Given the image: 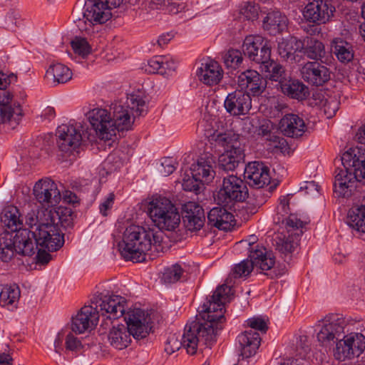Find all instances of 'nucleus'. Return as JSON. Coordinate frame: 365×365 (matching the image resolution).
Instances as JSON below:
<instances>
[{"label": "nucleus", "instance_id": "1", "mask_svg": "<svg viewBox=\"0 0 365 365\" xmlns=\"http://www.w3.org/2000/svg\"><path fill=\"white\" fill-rule=\"evenodd\" d=\"M145 98V92L138 89L128 93L125 102L112 103L109 110L100 108L90 110L88 119L96 135L101 140H109L116 131L131 130L135 118L148 113Z\"/></svg>", "mask_w": 365, "mask_h": 365}, {"label": "nucleus", "instance_id": "2", "mask_svg": "<svg viewBox=\"0 0 365 365\" xmlns=\"http://www.w3.org/2000/svg\"><path fill=\"white\" fill-rule=\"evenodd\" d=\"M219 304L212 302L204 304L199 308V312L205 322H193L190 326L186 325L182 337L170 334L166 341L165 351L172 354L183 346L190 354H195L198 347H211L216 341V336L222 329V324L225 317L222 313L215 314Z\"/></svg>", "mask_w": 365, "mask_h": 365}, {"label": "nucleus", "instance_id": "3", "mask_svg": "<svg viewBox=\"0 0 365 365\" xmlns=\"http://www.w3.org/2000/svg\"><path fill=\"white\" fill-rule=\"evenodd\" d=\"M125 299L119 295H102L96 302V307L84 306L72 318L71 329L76 334H82L93 329L101 316L106 317L101 327L106 329L111 320L120 317L124 312Z\"/></svg>", "mask_w": 365, "mask_h": 365}, {"label": "nucleus", "instance_id": "4", "mask_svg": "<svg viewBox=\"0 0 365 365\" xmlns=\"http://www.w3.org/2000/svg\"><path fill=\"white\" fill-rule=\"evenodd\" d=\"M248 257L249 259L243 260L234 267L225 283L219 286L210 299L204 302V304H210V302L212 303V302H215L219 305L220 304V306L218 307L219 309H216V311H215V314L222 313L224 316L223 309H225V304L230 302L233 294L231 286L232 278L247 277L254 267H258L262 271L269 270L275 263L274 255H266L262 248H252Z\"/></svg>", "mask_w": 365, "mask_h": 365}, {"label": "nucleus", "instance_id": "5", "mask_svg": "<svg viewBox=\"0 0 365 365\" xmlns=\"http://www.w3.org/2000/svg\"><path fill=\"white\" fill-rule=\"evenodd\" d=\"M163 232L155 228L130 225L125 229L119 250L126 260L142 262L148 252H159L163 249Z\"/></svg>", "mask_w": 365, "mask_h": 365}, {"label": "nucleus", "instance_id": "6", "mask_svg": "<svg viewBox=\"0 0 365 365\" xmlns=\"http://www.w3.org/2000/svg\"><path fill=\"white\" fill-rule=\"evenodd\" d=\"M344 169H337L334 182V191L338 197H348L356 181L365 184V149L351 148L340 159Z\"/></svg>", "mask_w": 365, "mask_h": 365}, {"label": "nucleus", "instance_id": "7", "mask_svg": "<svg viewBox=\"0 0 365 365\" xmlns=\"http://www.w3.org/2000/svg\"><path fill=\"white\" fill-rule=\"evenodd\" d=\"M148 215L162 232L175 230L180 223V215L175 205L167 197L153 198L148 205Z\"/></svg>", "mask_w": 365, "mask_h": 365}, {"label": "nucleus", "instance_id": "8", "mask_svg": "<svg viewBox=\"0 0 365 365\" xmlns=\"http://www.w3.org/2000/svg\"><path fill=\"white\" fill-rule=\"evenodd\" d=\"M15 238L16 254L31 256L36 249L40 246L48 249V252H54L59 250L63 245V242L59 240H53L51 238H42L38 240V236L35 232L30 231L29 229H21L14 232Z\"/></svg>", "mask_w": 365, "mask_h": 365}, {"label": "nucleus", "instance_id": "9", "mask_svg": "<svg viewBox=\"0 0 365 365\" xmlns=\"http://www.w3.org/2000/svg\"><path fill=\"white\" fill-rule=\"evenodd\" d=\"M25 221L29 227V230L37 233L39 241L42 238L49 237L53 240H59L64 243L52 223L51 213L48 208H32L26 215Z\"/></svg>", "mask_w": 365, "mask_h": 365}, {"label": "nucleus", "instance_id": "10", "mask_svg": "<svg viewBox=\"0 0 365 365\" xmlns=\"http://www.w3.org/2000/svg\"><path fill=\"white\" fill-rule=\"evenodd\" d=\"M347 323L341 314H331L319 320L316 327L317 339L322 346H329L331 342L344 335Z\"/></svg>", "mask_w": 365, "mask_h": 365}, {"label": "nucleus", "instance_id": "11", "mask_svg": "<svg viewBox=\"0 0 365 365\" xmlns=\"http://www.w3.org/2000/svg\"><path fill=\"white\" fill-rule=\"evenodd\" d=\"M248 197L245 182L234 175L224 177L222 187L215 197L218 205L232 206L235 202H243Z\"/></svg>", "mask_w": 365, "mask_h": 365}, {"label": "nucleus", "instance_id": "12", "mask_svg": "<svg viewBox=\"0 0 365 365\" xmlns=\"http://www.w3.org/2000/svg\"><path fill=\"white\" fill-rule=\"evenodd\" d=\"M127 301L124 304V312L122 316L126 322L125 327L134 339L145 338L151 330V317L150 314L140 308L130 309L125 312Z\"/></svg>", "mask_w": 365, "mask_h": 365}, {"label": "nucleus", "instance_id": "13", "mask_svg": "<svg viewBox=\"0 0 365 365\" xmlns=\"http://www.w3.org/2000/svg\"><path fill=\"white\" fill-rule=\"evenodd\" d=\"M365 350V335L351 333L338 339L334 349V356L339 361H344L359 356Z\"/></svg>", "mask_w": 365, "mask_h": 365}, {"label": "nucleus", "instance_id": "14", "mask_svg": "<svg viewBox=\"0 0 365 365\" xmlns=\"http://www.w3.org/2000/svg\"><path fill=\"white\" fill-rule=\"evenodd\" d=\"M33 194L43 208L52 209L60 202L61 199L57 185L49 178L37 181L34 186Z\"/></svg>", "mask_w": 365, "mask_h": 365}, {"label": "nucleus", "instance_id": "15", "mask_svg": "<svg viewBox=\"0 0 365 365\" xmlns=\"http://www.w3.org/2000/svg\"><path fill=\"white\" fill-rule=\"evenodd\" d=\"M78 124H63L56 130L57 145L59 150L65 153H72L80 148L82 135Z\"/></svg>", "mask_w": 365, "mask_h": 365}, {"label": "nucleus", "instance_id": "16", "mask_svg": "<svg viewBox=\"0 0 365 365\" xmlns=\"http://www.w3.org/2000/svg\"><path fill=\"white\" fill-rule=\"evenodd\" d=\"M242 48L244 54L259 66L264 65L271 58V46L262 36H247Z\"/></svg>", "mask_w": 365, "mask_h": 365}, {"label": "nucleus", "instance_id": "17", "mask_svg": "<svg viewBox=\"0 0 365 365\" xmlns=\"http://www.w3.org/2000/svg\"><path fill=\"white\" fill-rule=\"evenodd\" d=\"M12 98L9 91H4L0 93V125L14 128L21 120L22 109Z\"/></svg>", "mask_w": 365, "mask_h": 365}, {"label": "nucleus", "instance_id": "18", "mask_svg": "<svg viewBox=\"0 0 365 365\" xmlns=\"http://www.w3.org/2000/svg\"><path fill=\"white\" fill-rule=\"evenodd\" d=\"M299 71L304 81L312 86H321L330 80L329 68L318 61H307L302 64Z\"/></svg>", "mask_w": 365, "mask_h": 365}, {"label": "nucleus", "instance_id": "19", "mask_svg": "<svg viewBox=\"0 0 365 365\" xmlns=\"http://www.w3.org/2000/svg\"><path fill=\"white\" fill-rule=\"evenodd\" d=\"M224 107L232 116L244 115L252 108V98L249 93L242 90H236L227 96Z\"/></svg>", "mask_w": 365, "mask_h": 365}, {"label": "nucleus", "instance_id": "20", "mask_svg": "<svg viewBox=\"0 0 365 365\" xmlns=\"http://www.w3.org/2000/svg\"><path fill=\"white\" fill-rule=\"evenodd\" d=\"M335 11V7L329 1L314 0L303 11V16L309 23H327Z\"/></svg>", "mask_w": 365, "mask_h": 365}, {"label": "nucleus", "instance_id": "21", "mask_svg": "<svg viewBox=\"0 0 365 365\" xmlns=\"http://www.w3.org/2000/svg\"><path fill=\"white\" fill-rule=\"evenodd\" d=\"M182 220L187 230L197 232L205 222L204 210L195 202H187L182 206Z\"/></svg>", "mask_w": 365, "mask_h": 365}, {"label": "nucleus", "instance_id": "22", "mask_svg": "<svg viewBox=\"0 0 365 365\" xmlns=\"http://www.w3.org/2000/svg\"><path fill=\"white\" fill-rule=\"evenodd\" d=\"M245 178L251 187H263L270 182L269 170L260 162L249 163L244 172Z\"/></svg>", "mask_w": 365, "mask_h": 365}, {"label": "nucleus", "instance_id": "23", "mask_svg": "<svg viewBox=\"0 0 365 365\" xmlns=\"http://www.w3.org/2000/svg\"><path fill=\"white\" fill-rule=\"evenodd\" d=\"M177 66V61L171 56H155L148 60L143 68L149 73L168 77L175 72Z\"/></svg>", "mask_w": 365, "mask_h": 365}, {"label": "nucleus", "instance_id": "24", "mask_svg": "<svg viewBox=\"0 0 365 365\" xmlns=\"http://www.w3.org/2000/svg\"><path fill=\"white\" fill-rule=\"evenodd\" d=\"M215 158L212 155L206 153L199 157L197 162L190 168V174L202 183H209L215 177Z\"/></svg>", "mask_w": 365, "mask_h": 365}, {"label": "nucleus", "instance_id": "25", "mask_svg": "<svg viewBox=\"0 0 365 365\" xmlns=\"http://www.w3.org/2000/svg\"><path fill=\"white\" fill-rule=\"evenodd\" d=\"M237 342L240 356H242L239 363L242 365L245 359L250 358L257 353L261 343V338L256 331L250 329L239 334Z\"/></svg>", "mask_w": 365, "mask_h": 365}, {"label": "nucleus", "instance_id": "26", "mask_svg": "<svg viewBox=\"0 0 365 365\" xmlns=\"http://www.w3.org/2000/svg\"><path fill=\"white\" fill-rule=\"evenodd\" d=\"M85 11L83 18L86 19L84 23L93 21L98 23H106L113 17L111 10L113 9L105 4H102L98 0H88L85 4Z\"/></svg>", "mask_w": 365, "mask_h": 365}, {"label": "nucleus", "instance_id": "27", "mask_svg": "<svg viewBox=\"0 0 365 365\" xmlns=\"http://www.w3.org/2000/svg\"><path fill=\"white\" fill-rule=\"evenodd\" d=\"M279 129L285 136L297 138L303 135L307 126L302 118L289 113L280 120Z\"/></svg>", "mask_w": 365, "mask_h": 365}, {"label": "nucleus", "instance_id": "28", "mask_svg": "<svg viewBox=\"0 0 365 365\" xmlns=\"http://www.w3.org/2000/svg\"><path fill=\"white\" fill-rule=\"evenodd\" d=\"M222 74L223 71L220 64L212 60L202 63L197 71L199 80L208 86L217 84L221 81Z\"/></svg>", "mask_w": 365, "mask_h": 365}, {"label": "nucleus", "instance_id": "29", "mask_svg": "<svg viewBox=\"0 0 365 365\" xmlns=\"http://www.w3.org/2000/svg\"><path fill=\"white\" fill-rule=\"evenodd\" d=\"M278 53L282 58L288 62L299 61L297 52H302L304 43L295 37L282 38L278 43Z\"/></svg>", "mask_w": 365, "mask_h": 365}, {"label": "nucleus", "instance_id": "30", "mask_svg": "<svg viewBox=\"0 0 365 365\" xmlns=\"http://www.w3.org/2000/svg\"><path fill=\"white\" fill-rule=\"evenodd\" d=\"M220 206L212 208L207 214L208 223L220 230L230 229L234 216L228 210L232 206Z\"/></svg>", "mask_w": 365, "mask_h": 365}, {"label": "nucleus", "instance_id": "31", "mask_svg": "<svg viewBox=\"0 0 365 365\" xmlns=\"http://www.w3.org/2000/svg\"><path fill=\"white\" fill-rule=\"evenodd\" d=\"M279 200V204L277 207V223L285 224L288 232L302 228L304 222L296 215L290 214L286 217L289 212V200L286 197H283Z\"/></svg>", "mask_w": 365, "mask_h": 365}, {"label": "nucleus", "instance_id": "32", "mask_svg": "<svg viewBox=\"0 0 365 365\" xmlns=\"http://www.w3.org/2000/svg\"><path fill=\"white\" fill-rule=\"evenodd\" d=\"M238 83L242 88L248 89L254 96L259 95L264 89V81L255 70H246L238 76Z\"/></svg>", "mask_w": 365, "mask_h": 365}, {"label": "nucleus", "instance_id": "33", "mask_svg": "<svg viewBox=\"0 0 365 365\" xmlns=\"http://www.w3.org/2000/svg\"><path fill=\"white\" fill-rule=\"evenodd\" d=\"M279 87L284 94L298 101L305 99L309 94L308 87L302 81L292 78L289 74L286 80L282 81Z\"/></svg>", "mask_w": 365, "mask_h": 365}, {"label": "nucleus", "instance_id": "34", "mask_svg": "<svg viewBox=\"0 0 365 365\" xmlns=\"http://www.w3.org/2000/svg\"><path fill=\"white\" fill-rule=\"evenodd\" d=\"M212 140L215 145L222 149L223 152L243 148L240 141V135L232 131L214 133Z\"/></svg>", "mask_w": 365, "mask_h": 365}, {"label": "nucleus", "instance_id": "35", "mask_svg": "<svg viewBox=\"0 0 365 365\" xmlns=\"http://www.w3.org/2000/svg\"><path fill=\"white\" fill-rule=\"evenodd\" d=\"M259 69L266 78L278 82L279 86L289 75L282 65L271 58L264 65L259 66Z\"/></svg>", "mask_w": 365, "mask_h": 365}, {"label": "nucleus", "instance_id": "36", "mask_svg": "<svg viewBox=\"0 0 365 365\" xmlns=\"http://www.w3.org/2000/svg\"><path fill=\"white\" fill-rule=\"evenodd\" d=\"M245 158L244 149L227 150L223 152L218 158V165L220 169L225 171H233Z\"/></svg>", "mask_w": 365, "mask_h": 365}, {"label": "nucleus", "instance_id": "37", "mask_svg": "<svg viewBox=\"0 0 365 365\" xmlns=\"http://www.w3.org/2000/svg\"><path fill=\"white\" fill-rule=\"evenodd\" d=\"M1 224L15 232L21 230L23 225V219L19 209L13 205L6 207L0 214Z\"/></svg>", "mask_w": 365, "mask_h": 365}, {"label": "nucleus", "instance_id": "38", "mask_svg": "<svg viewBox=\"0 0 365 365\" xmlns=\"http://www.w3.org/2000/svg\"><path fill=\"white\" fill-rule=\"evenodd\" d=\"M131 335L125 326L121 324L113 327L108 335V339L112 346L122 350L130 344Z\"/></svg>", "mask_w": 365, "mask_h": 365}, {"label": "nucleus", "instance_id": "39", "mask_svg": "<svg viewBox=\"0 0 365 365\" xmlns=\"http://www.w3.org/2000/svg\"><path fill=\"white\" fill-rule=\"evenodd\" d=\"M16 253L14 232L4 231L0 234V258L3 262L11 261Z\"/></svg>", "mask_w": 365, "mask_h": 365}, {"label": "nucleus", "instance_id": "40", "mask_svg": "<svg viewBox=\"0 0 365 365\" xmlns=\"http://www.w3.org/2000/svg\"><path fill=\"white\" fill-rule=\"evenodd\" d=\"M52 216V223L56 227L58 235L64 241L63 234L58 227L60 224L63 227H68L73 224L72 211L70 208L58 207L56 209H48Z\"/></svg>", "mask_w": 365, "mask_h": 365}, {"label": "nucleus", "instance_id": "41", "mask_svg": "<svg viewBox=\"0 0 365 365\" xmlns=\"http://www.w3.org/2000/svg\"><path fill=\"white\" fill-rule=\"evenodd\" d=\"M46 76L55 84L65 83L72 78L71 69L62 63L51 64L47 69Z\"/></svg>", "mask_w": 365, "mask_h": 365}, {"label": "nucleus", "instance_id": "42", "mask_svg": "<svg viewBox=\"0 0 365 365\" xmlns=\"http://www.w3.org/2000/svg\"><path fill=\"white\" fill-rule=\"evenodd\" d=\"M346 223L357 232L365 233V205L351 209Z\"/></svg>", "mask_w": 365, "mask_h": 365}, {"label": "nucleus", "instance_id": "43", "mask_svg": "<svg viewBox=\"0 0 365 365\" xmlns=\"http://www.w3.org/2000/svg\"><path fill=\"white\" fill-rule=\"evenodd\" d=\"M332 46L334 53L340 62L347 63L354 58L353 48L349 43L341 39H335Z\"/></svg>", "mask_w": 365, "mask_h": 365}, {"label": "nucleus", "instance_id": "44", "mask_svg": "<svg viewBox=\"0 0 365 365\" xmlns=\"http://www.w3.org/2000/svg\"><path fill=\"white\" fill-rule=\"evenodd\" d=\"M304 54L309 59L314 61H321L325 56L324 44L317 40L311 38L307 41V45L302 49Z\"/></svg>", "mask_w": 365, "mask_h": 365}, {"label": "nucleus", "instance_id": "45", "mask_svg": "<svg viewBox=\"0 0 365 365\" xmlns=\"http://www.w3.org/2000/svg\"><path fill=\"white\" fill-rule=\"evenodd\" d=\"M275 248L282 255H287L292 253L298 246V238L295 235L288 237H278L275 240Z\"/></svg>", "mask_w": 365, "mask_h": 365}, {"label": "nucleus", "instance_id": "46", "mask_svg": "<svg viewBox=\"0 0 365 365\" xmlns=\"http://www.w3.org/2000/svg\"><path fill=\"white\" fill-rule=\"evenodd\" d=\"M20 297V289L16 284L5 286L0 292V305L2 307L15 304Z\"/></svg>", "mask_w": 365, "mask_h": 365}, {"label": "nucleus", "instance_id": "47", "mask_svg": "<svg viewBox=\"0 0 365 365\" xmlns=\"http://www.w3.org/2000/svg\"><path fill=\"white\" fill-rule=\"evenodd\" d=\"M259 7L253 2H244L240 9L238 19H234L233 21H250L257 20L259 15Z\"/></svg>", "mask_w": 365, "mask_h": 365}, {"label": "nucleus", "instance_id": "48", "mask_svg": "<svg viewBox=\"0 0 365 365\" xmlns=\"http://www.w3.org/2000/svg\"><path fill=\"white\" fill-rule=\"evenodd\" d=\"M184 269L179 264H175L164 269L161 277L162 281L165 284L177 282L182 278Z\"/></svg>", "mask_w": 365, "mask_h": 365}, {"label": "nucleus", "instance_id": "49", "mask_svg": "<svg viewBox=\"0 0 365 365\" xmlns=\"http://www.w3.org/2000/svg\"><path fill=\"white\" fill-rule=\"evenodd\" d=\"M225 66L230 70L239 68L242 63L243 57L240 51L237 49L229 50L223 56Z\"/></svg>", "mask_w": 365, "mask_h": 365}, {"label": "nucleus", "instance_id": "50", "mask_svg": "<svg viewBox=\"0 0 365 365\" xmlns=\"http://www.w3.org/2000/svg\"><path fill=\"white\" fill-rule=\"evenodd\" d=\"M74 53L83 58L91 53V47L85 38L76 36L71 42Z\"/></svg>", "mask_w": 365, "mask_h": 365}, {"label": "nucleus", "instance_id": "51", "mask_svg": "<svg viewBox=\"0 0 365 365\" xmlns=\"http://www.w3.org/2000/svg\"><path fill=\"white\" fill-rule=\"evenodd\" d=\"M269 149L278 150L282 153H286L289 150V145L287 140L282 137L274 134H269V137L267 138Z\"/></svg>", "mask_w": 365, "mask_h": 365}, {"label": "nucleus", "instance_id": "52", "mask_svg": "<svg viewBox=\"0 0 365 365\" xmlns=\"http://www.w3.org/2000/svg\"><path fill=\"white\" fill-rule=\"evenodd\" d=\"M103 24H80L79 30L83 35L91 37H100L103 34Z\"/></svg>", "mask_w": 365, "mask_h": 365}, {"label": "nucleus", "instance_id": "53", "mask_svg": "<svg viewBox=\"0 0 365 365\" xmlns=\"http://www.w3.org/2000/svg\"><path fill=\"white\" fill-rule=\"evenodd\" d=\"M288 21L285 14L275 9H270L266 13L262 23H287Z\"/></svg>", "mask_w": 365, "mask_h": 365}, {"label": "nucleus", "instance_id": "54", "mask_svg": "<svg viewBox=\"0 0 365 365\" xmlns=\"http://www.w3.org/2000/svg\"><path fill=\"white\" fill-rule=\"evenodd\" d=\"M201 182L196 178H193V175L190 177L189 175L185 174L182 178V186L186 191H195L197 192L200 190V183Z\"/></svg>", "mask_w": 365, "mask_h": 365}, {"label": "nucleus", "instance_id": "55", "mask_svg": "<svg viewBox=\"0 0 365 365\" xmlns=\"http://www.w3.org/2000/svg\"><path fill=\"white\" fill-rule=\"evenodd\" d=\"M176 162L173 158H165L160 163L161 168L159 170L160 173L164 176L172 174L176 169Z\"/></svg>", "mask_w": 365, "mask_h": 365}, {"label": "nucleus", "instance_id": "56", "mask_svg": "<svg viewBox=\"0 0 365 365\" xmlns=\"http://www.w3.org/2000/svg\"><path fill=\"white\" fill-rule=\"evenodd\" d=\"M246 322L247 326L250 327L252 330L255 329L262 332H266L268 329L265 320L259 317H254L250 318L246 321Z\"/></svg>", "mask_w": 365, "mask_h": 365}, {"label": "nucleus", "instance_id": "57", "mask_svg": "<svg viewBox=\"0 0 365 365\" xmlns=\"http://www.w3.org/2000/svg\"><path fill=\"white\" fill-rule=\"evenodd\" d=\"M297 347L298 350L301 349L299 352L301 359L305 357L311 349L308 337L304 335L300 336L297 343Z\"/></svg>", "mask_w": 365, "mask_h": 365}, {"label": "nucleus", "instance_id": "58", "mask_svg": "<svg viewBox=\"0 0 365 365\" xmlns=\"http://www.w3.org/2000/svg\"><path fill=\"white\" fill-rule=\"evenodd\" d=\"M322 103L324 106V113L329 118L335 115L339 109V102L335 99L325 100L324 103L322 101Z\"/></svg>", "mask_w": 365, "mask_h": 365}, {"label": "nucleus", "instance_id": "59", "mask_svg": "<svg viewBox=\"0 0 365 365\" xmlns=\"http://www.w3.org/2000/svg\"><path fill=\"white\" fill-rule=\"evenodd\" d=\"M115 195L113 193H109L104 200L100 204L99 209L103 216H107L109 210L113 204Z\"/></svg>", "mask_w": 365, "mask_h": 365}, {"label": "nucleus", "instance_id": "60", "mask_svg": "<svg viewBox=\"0 0 365 365\" xmlns=\"http://www.w3.org/2000/svg\"><path fill=\"white\" fill-rule=\"evenodd\" d=\"M257 240H258V237L256 235H250L247 240H242L241 242H240V243H241V244H247L249 246V248H248L249 249V254L250 253L252 248L254 247L255 249L262 248L264 250V252H265L266 255H273L271 252H267L266 249L263 246H260L259 245H256V242H257Z\"/></svg>", "mask_w": 365, "mask_h": 365}, {"label": "nucleus", "instance_id": "61", "mask_svg": "<svg viewBox=\"0 0 365 365\" xmlns=\"http://www.w3.org/2000/svg\"><path fill=\"white\" fill-rule=\"evenodd\" d=\"M81 344V341L73 335V334L69 333L66 337V349L70 351L77 350Z\"/></svg>", "mask_w": 365, "mask_h": 365}, {"label": "nucleus", "instance_id": "62", "mask_svg": "<svg viewBox=\"0 0 365 365\" xmlns=\"http://www.w3.org/2000/svg\"><path fill=\"white\" fill-rule=\"evenodd\" d=\"M46 250L48 251L46 248L42 247V249H41L40 246L36 249V259L38 263L45 264L51 260V256Z\"/></svg>", "mask_w": 365, "mask_h": 365}, {"label": "nucleus", "instance_id": "63", "mask_svg": "<svg viewBox=\"0 0 365 365\" xmlns=\"http://www.w3.org/2000/svg\"><path fill=\"white\" fill-rule=\"evenodd\" d=\"M319 186L314 181L306 182L304 186L301 187V190H304L307 194L319 193Z\"/></svg>", "mask_w": 365, "mask_h": 365}, {"label": "nucleus", "instance_id": "64", "mask_svg": "<svg viewBox=\"0 0 365 365\" xmlns=\"http://www.w3.org/2000/svg\"><path fill=\"white\" fill-rule=\"evenodd\" d=\"M175 34L173 31L162 34L158 39V44L160 47L167 44L175 36Z\"/></svg>", "mask_w": 365, "mask_h": 365}]
</instances>
